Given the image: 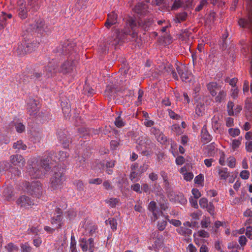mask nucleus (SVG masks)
<instances>
[{
	"mask_svg": "<svg viewBox=\"0 0 252 252\" xmlns=\"http://www.w3.org/2000/svg\"><path fill=\"white\" fill-rule=\"evenodd\" d=\"M115 125L118 127H121L125 126L126 122L124 121L120 114L116 118Z\"/></svg>",
	"mask_w": 252,
	"mask_h": 252,
	"instance_id": "f704fd0d",
	"label": "nucleus"
},
{
	"mask_svg": "<svg viewBox=\"0 0 252 252\" xmlns=\"http://www.w3.org/2000/svg\"><path fill=\"white\" fill-rule=\"evenodd\" d=\"M167 225L165 220H159L158 221L157 227L159 230L163 231Z\"/></svg>",
	"mask_w": 252,
	"mask_h": 252,
	"instance_id": "e433bc0d",
	"label": "nucleus"
},
{
	"mask_svg": "<svg viewBox=\"0 0 252 252\" xmlns=\"http://www.w3.org/2000/svg\"><path fill=\"white\" fill-rule=\"evenodd\" d=\"M207 89L211 95L215 96L217 95L218 91H219L221 87L216 82H211L207 84Z\"/></svg>",
	"mask_w": 252,
	"mask_h": 252,
	"instance_id": "dca6fc26",
	"label": "nucleus"
},
{
	"mask_svg": "<svg viewBox=\"0 0 252 252\" xmlns=\"http://www.w3.org/2000/svg\"><path fill=\"white\" fill-rule=\"evenodd\" d=\"M251 4L248 7V16L247 18H241L238 21L240 27L244 28L252 29V0H250Z\"/></svg>",
	"mask_w": 252,
	"mask_h": 252,
	"instance_id": "423d86ee",
	"label": "nucleus"
},
{
	"mask_svg": "<svg viewBox=\"0 0 252 252\" xmlns=\"http://www.w3.org/2000/svg\"><path fill=\"white\" fill-rule=\"evenodd\" d=\"M156 138L158 142L161 144H164L167 141L166 137L162 133L160 132L158 135H157Z\"/></svg>",
	"mask_w": 252,
	"mask_h": 252,
	"instance_id": "79ce46f5",
	"label": "nucleus"
},
{
	"mask_svg": "<svg viewBox=\"0 0 252 252\" xmlns=\"http://www.w3.org/2000/svg\"><path fill=\"white\" fill-rule=\"evenodd\" d=\"M204 181L203 175L201 174L196 176L194 180V183L197 184H201Z\"/></svg>",
	"mask_w": 252,
	"mask_h": 252,
	"instance_id": "864d4df0",
	"label": "nucleus"
},
{
	"mask_svg": "<svg viewBox=\"0 0 252 252\" xmlns=\"http://www.w3.org/2000/svg\"><path fill=\"white\" fill-rule=\"evenodd\" d=\"M12 15L10 13H6L5 12H1L0 14V30H2L5 27L7 23V20L11 19Z\"/></svg>",
	"mask_w": 252,
	"mask_h": 252,
	"instance_id": "f3484780",
	"label": "nucleus"
},
{
	"mask_svg": "<svg viewBox=\"0 0 252 252\" xmlns=\"http://www.w3.org/2000/svg\"><path fill=\"white\" fill-rule=\"evenodd\" d=\"M196 198H193L191 197L189 198V203L191 204V206L194 208H198V205L197 203V201Z\"/></svg>",
	"mask_w": 252,
	"mask_h": 252,
	"instance_id": "0e129e2a",
	"label": "nucleus"
},
{
	"mask_svg": "<svg viewBox=\"0 0 252 252\" xmlns=\"http://www.w3.org/2000/svg\"><path fill=\"white\" fill-rule=\"evenodd\" d=\"M80 246L84 252L87 251L88 250L90 252L94 251V243L93 238H89L87 240L85 238H82L80 241Z\"/></svg>",
	"mask_w": 252,
	"mask_h": 252,
	"instance_id": "9b49d317",
	"label": "nucleus"
},
{
	"mask_svg": "<svg viewBox=\"0 0 252 252\" xmlns=\"http://www.w3.org/2000/svg\"><path fill=\"white\" fill-rule=\"evenodd\" d=\"M5 248L9 252L17 251L18 250V247L11 243L8 244Z\"/></svg>",
	"mask_w": 252,
	"mask_h": 252,
	"instance_id": "09e8293b",
	"label": "nucleus"
},
{
	"mask_svg": "<svg viewBox=\"0 0 252 252\" xmlns=\"http://www.w3.org/2000/svg\"><path fill=\"white\" fill-rule=\"evenodd\" d=\"M198 236L202 238H208L209 236V233L204 230H201L198 232Z\"/></svg>",
	"mask_w": 252,
	"mask_h": 252,
	"instance_id": "69168bd1",
	"label": "nucleus"
},
{
	"mask_svg": "<svg viewBox=\"0 0 252 252\" xmlns=\"http://www.w3.org/2000/svg\"><path fill=\"white\" fill-rule=\"evenodd\" d=\"M148 209L150 211L153 212L156 211L157 205L155 201H151L149 204Z\"/></svg>",
	"mask_w": 252,
	"mask_h": 252,
	"instance_id": "13d9d810",
	"label": "nucleus"
},
{
	"mask_svg": "<svg viewBox=\"0 0 252 252\" xmlns=\"http://www.w3.org/2000/svg\"><path fill=\"white\" fill-rule=\"evenodd\" d=\"M177 72L183 81L186 82H189L193 77L191 73H189L185 66H179L176 67Z\"/></svg>",
	"mask_w": 252,
	"mask_h": 252,
	"instance_id": "1a4fd4ad",
	"label": "nucleus"
},
{
	"mask_svg": "<svg viewBox=\"0 0 252 252\" xmlns=\"http://www.w3.org/2000/svg\"><path fill=\"white\" fill-rule=\"evenodd\" d=\"M70 43L68 41H67L66 43H65V44L63 47V52L64 53H67L68 51V52H71L72 50V46L71 45H69Z\"/></svg>",
	"mask_w": 252,
	"mask_h": 252,
	"instance_id": "3c124183",
	"label": "nucleus"
},
{
	"mask_svg": "<svg viewBox=\"0 0 252 252\" xmlns=\"http://www.w3.org/2000/svg\"><path fill=\"white\" fill-rule=\"evenodd\" d=\"M168 218L169 216L168 215L165 216V220H168L170 224H172L176 227H179L181 225L182 222L180 220L175 219L169 220Z\"/></svg>",
	"mask_w": 252,
	"mask_h": 252,
	"instance_id": "58836bf2",
	"label": "nucleus"
},
{
	"mask_svg": "<svg viewBox=\"0 0 252 252\" xmlns=\"http://www.w3.org/2000/svg\"><path fill=\"white\" fill-rule=\"evenodd\" d=\"M171 129L172 132L176 135H181L183 133V128H181L178 124H175L171 126Z\"/></svg>",
	"mask_w": 252,
	"mask_h": 252,
	"instance_id": "473e14b6",
	"label": "nucleus"
},
{
	"mask_svg": "<svg viewBox=\"0 0 252 252\" xmlns=\"http://www.w3.org/2000/svg\"><path fill=\"white\" fill-rule=\"evenodd\" d=\"M147 5L143 2L138 3L134 7V11L138 14L144 15L147 11Z\"/></svg>",
	"mask_w": 252,
	"mask_h": 252,
	"instance_id": "412c9836",
	"label": "nucleus"
},
{
	"mask_svg": "<svg viewBox=\"0 0 252 252\" xmlns=\"http://www.w3.org/2000/svg\"><path fill=\"white\" fill-rule=\"evenodd\" d=\"M16 203L21 208H27L29 206L33 205V201L26 195L21 196L17 200Z\"/></svg>",
	"mask_w": 252,
	"mask_h": 252,
	"instance_id": "ddd939ff",
	"label": "nucleus"
},
{
	"mask_svg": "<svg viewBox=\"0 0 252 252\" xmlns=\"http://www.w3.org/2000/svg\"><path fill=\"white\" fill-rule=\"evenodd\" d=\"M212 127L215 131L218 130L220 127L221 123L219 115H215L212 119Z\"/></svg>",
	"mask_w": 252,
	"mask_h": 252,
	"instance_id": "393cba45",
	"label": "nucleus"
},
{
	"mask_svg": "<svg viewBox=\"0 0 252 252\" xmlns=\"http://www.w3.org/2000/svg\"><path fill=\"white\" fill-rule=\"evenodd\" d=\"M3 194L7 200H10L12 198V191L10 189L6 188L3 191Z\"/></svg>",
	"mask_w": 252,
	"mask_h": 252,
	"instance_id": "c03bdc74",
	"label": "nucleus"
},
{
	"mask_svg": "<svg viewBox=\"0 0 252 252\" xmlns=\"http://www.w3.org/2000/svg\"><path fill=\"white\" fill-rule=\"evenodd\" d=\"M76 63V61H73L71 59L67 60L62 63L60 71L63 74H69L73 70Z\"/></svg>",
	"mask_w": 252,
	"mask_h": 252,
	"instance_id": "0eeeda50",
	"label": "nucleus"
},
{
	"mask_svg": "<svg viewBox=\"0 0 252 252\" xmlns=\"http://www.w3.org/2000/svg\"><path fill=\"white\" fill-rule=\"evenodd\" d=\"M141 186L139 184L136 183L131 186V189L139 193H141V190H140Z\"/></svg>",
	"mask_w": 252,
	"mask_h": 252,
	"instance_id": "052dcab7",
	"label": "nucleus"
},
{
	"mask_svg": "<svg viewBox=\"0 0 252 252\" xmlns=\"http://www.w3.org/2000/svg\"><path fill=\"white\" fill-rule=\"evenodd\" d=\"M229 134L232 137L238 136L240 133V131L239 128H230L228 129Z\"/></svg>",
	"mask_w": 252,
	"mask_h": 252,
	"instance_id": "37998d69",
	"label": "nucleus"
},
{
	"mask_svg": "<svg viewBox=\"0 0 252 252\" xmlns=\"http://www.w3.org/2000/svg\"><path fill=\"white\" fill-rule=\"evenodd\" d=\"M103 186L107 190H113L114 187L112 186L111 182L109 180H105L103 182Z\"/></svg>",
	"mask_w": 252,
	"mask_h": 252,
	"instance_id": "a19ab883",
	"label": "nucleus"
},
{
	"mask_svg": "<svg viewBox=\"0 0 252 252\" xmlns=\"http://www.w3.org/2000/svg\"><path fill=\"white\" fill-rule=\"evenodd\" d=\"M176 163L178 165H181L185 162V158L183 156H178L176 158Z\"/></svg>",
	"mask_w": 252,
	"mask_h": 252,
	"instance_id": "680f3d73",
	"label": "nucleus"
},
{
	"mask_svg": "<svg viewBox=\"0 0 252 252\" xmlns=\"http://www.w3.org/2000/svg\"><path fill=\"white\" fill-rule=\"evenodd\" d=\"M102 183V180L99 178L91 179L89 180V183L90 184L100 185Z\"/></svg>",
	"mask_w": 252,
	"mask_h": 252,
	"instance_id": "603ef678",
	"label": "nucleus"
},
{
	"mask_svg": "<svg viewBox=\"0 0 252 252\" xmlns=\"http://www.w3.org/2000/svg\"><path fill=\"white\" fill-rule=\"evenodd\" d=\"M106 222V223H107V222H109L110 227L113 231H115L117 229V222L116 220H115L114 218H111L109 219L108 220H107Z\"/></svg>",
	"mask_w": 252,
	"mask_h": 252,
	"instance_id": "c9c22d12",
	"label": "nucleus"
},
{
	"mask_svg": "<svg viewBox=\"0 0 252 252\" xmlns=\"http://www.w3.org/2000/svg\"><path fill=\"white\" fill-rule=\"evenodd\" d=\"M82 227L85 230L84 233L85 235H92L96 229V226L89 221H85L82 224Z\"/></svg>",
	"mask_w": 252,
	"mask_h": 252,
	"instance_id": "2eb2a0df",
	"label": "nucleus"
},
{
	"mask_svg": "<svg viewBox=\"0 0 252 252\" xmlns=\"http://www.w3.org/2000/svg\"><path fill=\"white\" fill-rule=\"evenodd\" d=\"M23 252H30L31 251V247L28 244L25 243L21 246Z\"/></svg>",
	"mask_w": 252,
	"mask_h": 252,
	"instance_id": "338daca9",
	"label": "nucleus"
},
{
	"mask_svg": "<svg viewBox=\"0 0 252 252\" xmlns=\"http://www.w3.org/2000/svg\"><path fill=\"white\" fill-rule=\"evenodd\" d=\"M74 184L75 186V187H76V189L78 190L82 191L84 189V184H83L82 181H81L80 180L76 181L74 183Z\"/></svg>",
	"mask_w": 252,
	"mask_h": 252,
	"instance_id": "49530a36",
	"label": "nucleus"
},
{
	"mask_svg": "<svg viewBox=\"0 0 252 252\" xmlns=\"http://www.w3.org/2000/svg\"><path fill=\"white\" fill-rule=\"evenodd\" d=\"M0 165L2 166V170H9V172L14 176H19L21 175V171L17 167H13L9 165L6 161L0 162Z\"/></svg>",
	"mask_w": 252,
	"mask_h": 252,
	"instance_id": "4468645a",
	"label": "nucleus"
},
{
	"mask_svg": "<svg viewBox=\"0 0 252 252\" xmlns=\"http://www.w3.org/2000/svg\"><path fill=\"white\" fill-rule=\"evenodd\" d=\"M15 127L17 131L19 133L22 132L25 129V126L21 123L17 124Z\"/></svg>",
	"mask_w": 252,
	"mask_h": 252,
	"instance_id": "774afa93",
	"label": "nucleus"
},
{
	"mask_svg": "<svg viewBox=\"0 0 252 252\" xmlns=\"http://www.w3.org/2000/svg\"><path fill=\"white\" fill-rule=\"evenodd\" d=\"M193 176L192 172H186L184 175V179L187 181H190L193 179Z\"/></svg>",
	"mask_w": 252,
	"mask_h": 252,
	"instance_id": "4d7b16f0",
	"label": "nucleus"
},
{
	"mask_svg": "<svg viewBox=\"0 0 252 252\" xmlns=\"http://www.w3.org/2000/svg\"><path fill=\"white\" fill-rule=\"evenodd\" d=\"M26 50L27 49L26 46H25L23 41H22V43H18L16 50V52L17 55L20 56H23L27 53Z\"/></svg>",
	"mask_w": 252,
	"mask_h": 252,
	"instance_id": "c85d7f7f",
	"label": "nucleus"
},
{
	"mask_svg": "<svg viewBox=\"0 0 252 252\" xmlns=\"http://www.w3.org/2000/svg\"><path fill=\"white\" fill-rule=\"evenodd\" d=\"M10 161L14 166H18L20 168H23L26 163V161L24 157L21 155H14L10 157Z\"/></svg>",
	"mask_w": 252,
	"mask_h": 252,
	"instance_id": "9d476101",
	"label": "nucleus"
},
{
	"mask_svg": "<svg viewBox=\"0 0 252 252\" xmlns=\"http://www.w3.org/2000/svg\"><path fill=\"white\" fill-rule=\"evenodd\" d=\"M27 110L30 115H35L38 110V107L34 100H32L29 103L27 107Z\"/></svg>",
	"mask_w": 252,
	"mask_h": 252,
	"instance_id": "5701e85b",
	"label": "nucleus"
},
{
	"mask_svg": "<svg viewBox=\"0 0 252 252\" xmlns=\"http://www.w3.org/2000/svg\"><path fill=\"white\" fill-rule=\"evenodd\" d=\"M176 231L178 234L185 237L190 236L192 234V230L188 227L180 226L176 229Z\"/></svg>",
	"mask_w": 252,
	"mask_h": 252,
	"instance_id": "b1692460",
	"label": "nucleus"
},
{
	"mask_svg": "<svg viewBox=\"0 0 252 252\" xmlns=\"http://www.w3.org/2000/svg\"><path fill=\"white\" fill-rule=\"evenodd\" d=\"M207 3V0H202L199 4L195 8V11H199L201 10L204 6L206 5Z\"/></svg>",
	"mask_w": 252,
	"mask_h": 252,
	"instance_id": "bf43d9fd",
	"label": "nucleus"
},
{
	"mask_svg": "<svg viewBox=\"0 0 252 252\" xmlns=\"http://www.w3.org/2000/svg\"><path fill=\"white\" fill-rule=\"evenodd\" d=\"M23 41L25 46H26L27 53L32 52L37 47L39 44L37 42H34L33 38H28L27 37L24 38V41Z\"/></svg>",
	"mask_w": 252,
	"mask_h": 252,
	"instance_id": "f8f14e48",
	"label": "nucleus"
},
{
	"mask_svg": "<svg viewBox=\"0 0 252 252\" xmlns=\"http://www.w3.org/2000/svg\"><path fill=\"white\" fill-rule=\"evenodd\" d=\"M25 186L26 187L27 191L31 194L38 197L42 193V188L41 183L39 181L32 182L31 184L29 182H26Z\"/></svg>",
	"mask_w": 252,
	"mask_h": 252,
	"instance_id": "39448f33",
	"label": "nucleus"
},
{
	"mask_svg": "<svg viewBox=\"0 0 252 252\" xmlns=\"http://www.w3.org/2000/svg\"><path fill=\"white\" fill-rule=\"evenodd\" d=\"M187 17V13L186 12H182L177 13L176 15L174 20L176 23H180L185 21Z\"/></svg>",
	"mask_w": 252,
	"mask_h": 252,
	"instance_id": "cd10ccee",
	"label": "nucleus"
},
{
	"mask_svg": "<svg viewBox=\"0 0 252 252\" xmlns=\"http://www.w3.org/2000/svg\"><path fill=\"white\" fill-rule=\"evenodd\" d=\"M240 176L243 179L246 180L249 178L250 176V172L248 170H243L241 172L240 174Z\"/></svg>",
	"mask_w": 252,
	"mask_h": 252,
	"instance_id": "5fc2aeb1",
	"label": "nucleus"
},
{
	"mask_svg": "<svg viewBox=\"0 0 252 252\" xmlns=\"http://www.w3.org/2000/svg\"><path fill=\"white\" fill-rule=\"evenodd\" d=\"M205 111L204 105L202 103H198L196 106L195 113L198 116H202Z\"/></svg>",
	"mask_w": 252,
	"mask_h": 252,
	"instance_id": "72a5a7b5",
	"label": "nucleus"
},
{
	"mask_svg": "<svg viewBox=\"0 0 252 252\" xmlns=\"http://www.w3.org/2000/svg\"><path fill=\"white\" fill-rule=\"evenodd\" d=\"M69 157L67 152L60 151L54 157H47L41 159L40 161L33 162L32 167L29 169L30 176L32 178H40L45 176L52 168V162L50 159H53L55 161H65Z\"/></svg>",
	"mask_w": 252,
	"mask_h": 252,
	"instance_id": "f257e3e1",
	"label": "nucleus"
},
{
	"mask_svg": "<svg viewBox=\"0 0 252 252\" xmlns=\"http://www.w3.org/2000/svg\"><path fill=\"white\" fill-rule=\"evenodd\" d=\"M58 139L64 148H67L71 142L70 138L67 137V135L63 132L58 133Z\"/></svg>",
	"mask_w": 252,
	"mask_h": 252,
	"instance_id": "6ab92c4d",
	"label": "nucleus"
},
{
	"mask_svg": "<svg viewBox=\"0 0 252 252\" xmlns=\"http://www.w3.org/2000/svg\"><path fill=\"white\" fill-rule=\"evenodd\" d=\"M234 104L232 101H229L227 104V111L229 115L231 116L234 114L233 107Z\"/></svg>",
	"mask_w": 252,
	"mask_h": 252,
	"instance_id": "8fccbe9b",
	"label": "nucleus"
},
{
	"mask_svg": "<svg viewBox=\"0 0 252 252\" xmlns=\"http://www.w3.org/2000/svg\"><path fill=\"white\" fill-rule=\"evenodd\" d=\"M236 159L233 157H230L227 159V165L231 168H233L236 165Z\"/></svg>",
	"mask_w": 252,
	"mask_h": 252,
	"instance_id": "ea45409f",
	"label": "nucleus"
},
{
	"mask_svg": "<svg viewBox=\"0 0 252 252\" xmlns=\"http://www.w3.org/2000/svg\"><path fill=\"white\" fill-rule=\"evenodd\" d=\"M199 205L202 208H205V207H207L208 206V205L209 204L208 201L207 199L206 198H201L199 200Z\"/></svg>",
	"mask_w": 252,
	"mask_h": 252,
	"instance_id": "de8ad7c7",
	"label": "nucleus"
},
{
	"mask_svg": "<svg viewBox=\"0 0 252 252\" xmlns=\"http://www.w3.org/2000/svg\"><path fill=\"white\" fill-rule=\"evenodd\" d=\"M158 5H161L167 11L176 10L181 7H191L193 0H155Z\"/></svg>",
	"mask_w": 252,
	"mask_h": 252,
	"instance_id": "7ed1b4c3",
	"label": "nucleus"
},
{
	"mask_svg": "<svg viewBox=\"0 0 252 252\" xmlns=\"http://www.w3.org/2000/svg\"><path fill=\"white\" fill-rule=\"evenodd\" d=\"M106 203L111 207H115L119 203V199L116 198H110L105 200Z\"/></svg>",
	"mask_w": 252,
	"mask_h": 252,
	"instance_id": "2f4dec72",
	"label": "nucleus"
},
{
	"mask_svg": "<svg viewBox=\"0 0 252 252\" xmlns=\"http://www.w3.org/2000/svg\"><path fill=\"white\" fill-rule=\"evenodd\" d=\"M117 21V15L114 12H112L108 14V18L105 23V26L107 28H109L111 26L115 24Z\"/></svg>",
	"mask_w": 252,
	"mask_h": 252,
	"instance_id": "a211bd4d",
	"label": "nucleus"
},
{
	"mask_svg": "<svg viewBox=\"0 0 252 252\" xmlns=\"http://www.w3.org/2000/svg\"><path fill=\"white\" fill-rule=\"evenodd\" d=\"M218 174L220 180H225L229 176V173L228 169L226 167L220 168L218 167Z\"/></svg>",
	"mask_w": 252,
	"mask_h": 252,
	"instance_id": "a878e982",
	"label": "nucleus"
},
{
	"mask_svg": "<svg viewBox=\"0 0 252 252\" xmlns=\"http://www.w3.org/2000/svg\"><path fill=\"white\" fill-rule=\"evenodd\" d=\"M246 236L250 239H252V227L248 226L246 228Z\"/></svg>",
	"mask_w": 252,
	"mask_h": 252,
	"instance_id": "e2e57ef3",
	"label": "nucleus"
},
{
	"mask_svg": "<svg viewBox=\"0 0 252 252\" xmlns=\"http://www.w3.org/2000/svg\"><path fill=\"white\" fill-rule=\"evenodd\" d=\"M207 151L208 155L210 156H212L215 154L216 147L214 143H211V144L208 145L206 148Z\"/></svg>",
	"mask_w": 252,
	"mask_h": 252,
	"instance_id": "4c0bfd02",
	"label": "nucleus"
},
{
	"mask_svg": "<svg viewBox=\"0 0 252 252\" xmlns=\"http://www.w3.org/2000/svg\"><path fill=\"white\" fill-rule=\"evenodd\" d=\"M201 138L205 143L210 142L212 139V136L209 134L206 126H204L201 130Z\"/></svg>",
	"mask_w": 252,
	"mask_h": 252,
	"instance_id": "bb28decb",
	"label": "nucleus"
},
{
	"mask_svg": "<svg viewBox=\"0 0 252 252\" xmlns=\"http://www.w3.org/2000/svg\"><path fill=\"white\" fill-rule=\"evenodd\" d=\"M63 169L57 168L54 169V173L50 179V188L53 190L57 189L62 188L65 180Z\"/></svg>",
	"mask_w": 252,
	"mask_h": 252,
	"instance_id": "20e7f679",
	"label": "nucleus"
},
{
	"mask_svg": "<svg viewBox=\"0 0 252 252\" xmlns=\"http://www.w3.org/2000/svg\"><path fill=\"white\" fill-rule=\"evenodd\" d=\"M13 148L19 151L20 150H25L27 146L21 140H19L13 143Z\"/></svg>",
	"mask_w": 252,
	"mask_h": 252,
	"instance_id": "c756f323",
	"label": "nucleus"
},
{
	"mask_svg": "<svg viewBox=\"0 0 252 252\" xmlns=\"http://www.w3.org/2000/svg\"><path fill=\"white\" fill-rule=\"evenodd\" d=\"M70 250L72 252H76V242L73 237L71 236L70 242Z\"/></svg>",
	"mask_w": 252,
	"mask_h": 252,
	"instance_id": "6e6d98bb",
	"label": "nucleus"
},
{
	"mask_svg": "<svg viewBox=\"0 0 252 252\" xmlns=\"http://www.w3.org/2000/svg\"><path fill=\"white\" fill-rule=\"evenodd\" d=\"M151 25V22L149 21L144 22L141 20L137 24L135 20L132 17L128 18L126 21V26L121 31L119 30H116L114 34L116 36L113 41H111L112 45H117L120 41H124L126 35H129L132 38H135L137 35V29L141 27L146 30Z\"/></svg>",
	"mask_w": 252,
	"mask_h": 252,
	"instance_id": "f03ea898",
	"label": "nucleus"
},
{
	"mask_svg": "<svg viewBox=\"0 0 252 252\" xmlns=\"http://www.w3.org/2000/svg\"><path fill=\"white\" fill-rule=\"evenodd\" d=\"M63 216L61 215H57L56 217H53L51 219V223L54 226L55 228H60L63 224Z\"/></svg>",
	"mask_w": 252,
	"mask_h": 252,
	"instance_id": "aec40b11",
	"label": "nucleus"
},
{
	"mask_svg": "<svg viewBox=\"0 0 252 252\" xmlns=\"http://www.w3.org/2000/svg\"><path fill=\"white\" fill-rule=\"evenodd\" d=\"M215 96V101L216 103H220L224 102L227 96L226 91L224 90H220L218 95Z\"/></svg>",
	"mask_w": 252,
	"mask_h": 252,
	"instance_id": "4be33fe9",
	"label": "nucleus"
},
{
	"mask_svg": "<svg viewBox=\"0 0 252 252\" xmlns=\"http://www.w3.org/2000/svg\"><path fill=\"white\" fill-rule=\"evenodd\" d=\"M40 0H29L28 5L32 9V11H36L39 7Z\"/></svg>",
	"mask_w": 252,
	"mask_h": 252,
	"instance_id": "7c9ffc66",
	"label": "nucleus"
},
{
	"mask_svg": "<svg viewBox=\"0 0 252 252\" xmlns=\"http://www.w3.org/2000/svg\"><path fill=\"white\" fill-rule=\"evenodd\" d=\"M205 208L207 209V211L211 215L213 216L214 215L215 207L213 203L209 202L208 206Z\"/></svg>",
	"mask_w": 252,
	"mask_h": 252,
	"instance_id": "a18cd8bd",
	"label": "nucleus"
},
{
	"mask_svg": "<svg viewBox=\"0 0 252 252\" xmlns=\"http://www.w3.org/2000/svg\"><path fill=\"white\" fill-rule=\"evenodd\" d=\"M17 5L18 16L22 19H26L27 17L28 11L29 8L26 6L25 0H18Z\"/></svg>",
	"mask_w": 252,
	"mask_h": 252,
	"instance_id": "6e6552de",
	"label": "nucleus"
}]
</instances>
